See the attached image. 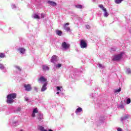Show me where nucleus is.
Instances as JSON below:
<instances>
[{
	"label": "nucleus",
	"instance_id": "nucleus-1",
	"mask_svg": "<svg viewBox=\"0 0 131 131\" xmlns=\"http://www.w3.org/2000/svg\"><path fill=\"white\" fill-rule=\"evenodd\" d=\"M16 98H17V94H10L7 96V99L6 102L8 104H12V103H14V99H16Z\"/></svg>",
	"mask_w": 131,
	"mask_h": 131
},
{
	"label": "nucleus",
	"instance_id": "nucleus-2",
	"mask_svg": "<svg viewBox=\"0 0 131 131\" xmlns=\"http://www.w3.org/2000/svg\"><path fill=\"white\" fill-rule=\"evenodd\" d=\"M122 58V53L114 56L113 61H119Z\"/></svg>",
	"mask_w": 131,
	"mask_h": 131
},
{
	"label": "nucleus",
	"instance_id": "nucleus-3",
	"mask_svg": "<svg viewBox=\"0 0 131 131\" xmlns=\"http://www.w3.org/2000/svg\"><path fill=\"white\" fill-rule=\"evenodd\" d=\"M80 46L81 49H85L88 47V43H86L84 40L82 39L80 40Z\"/></svg>",
	"mask_w": 131,
	"mask_h": 131
},
{
	"label": "nucleus",
	"instance_id": "nucleus-4",
	"mask_svg": "<svg viewBox=\"0 0 131 131\" xmlns=\"http://www.w3.org/2000/svg\"><path fill=\"white\" fill-rule=\"evenodd\" d=\"M61 47L64 50H67V49H69V48H70V45L67 44V42L64 41V42H62Z\"/></svg>",
	"mask_w": 131,
	"mask_h": 131
},
{
	"label": "nucleus",
	"instance_id": "nucleus-5",
	"mask_svg": "<svg viewBox=\"0 0 131 131\" xmlns=\"http://www.w3.org/2000/svg\"><path fill=\"white\" fill-rule=\"evenodd\" d=\"M24 88L27 92H30L32 90V88H31V85L30 84H25Z\"/></svg>",
	"mask_w": 131,
	"mask_h": 131
},
{
	"label": "nucleus",
	"instance_id": "nucleus-6",
	"mask_svg": "<svg viewBox=\"0 0 131 131\" xmlns=\"http://www.w3.org/2000/svg\"><path fill=\"white\" fill-rule=\"evenodd\" d=\"M57 61H58V57L56 55L52 56L51 62L52 63H54V64H56V63H57Z\"/></svg>",
	"mask_w": 131,
	"mask_h": 131
},
{
	"label": "nucleus",
	"instance_id": "nucleus-7",
	"mask_svg": "<svg viewBox=\"0 0 131 131\" xmlns=\"http://www.w3.org/2000/svg\"><path fill=\"white\" fill-rule=\"evenodd\" d=\"M37 81L38 82H45L47 81V79H46L43 76H41L38 79Z\"/></svg>",
	"mask_w": 131,
	"mask_h": 131
},
{
	"label": "nucleus",
	"instance_id": "nucleus-8",
	"mask_svg": "<svg viewBox=\"0 0 131 131\" xmlns=\"http://www.w3.org/2000/svg\"><path fill=\"white\" fill-rule=\"evenodd\" d=\"M69 24H70L69 23H67L64 25V28L65 30H67V31H70V28L68 27V25H69Z\"/></svg>",
	"mask_w": 131,
	"mask_h": 131
},
{
	"label": "nucleus",
	"instance_id": "nucleus-9",
	"mask_svg": "<svg viewBox=\"0 0 131 131\" xmlns=\"http://www.w3.org/2000/svg\"><path fill=\"white\" fill-rule=\"evenodd\" d=\"M48 84L47 83H45L43 86H42V88L41 89V92H45V91H46L47 90V85Z\"/></svg>",
	"mask_w": 131,
	"mask_h": 131
},
{
	"label": "nucleus",
	"instance_id": "nucleus-10",
	"mask_svg": "<svg viewBox=\"0 0 131 131\" xmlns=\"http://www.w3.org/2000/svg\"><path fill=\"white\" fill-rule=\"evenodd\" d=\"M48 4H50L51 6H52L53 7H55V6H57V3L55 2H54L53 1H48Z\"/></svg>",
	"mask_w": 131,
	"mask_h": 131
},
{
	"label": "nucleus",
	"instance_id": "nucleus-11",
	"mask_svg": "<svg viewBox=\"0 0 131 131\" xmlns=\"http://www.w3.org/2000/svg\"><path fill=\"white\" fill-rule=\"evenodd\" d=\"M42 68L43 71H47V70H49L50 69V68L46 65L42 66Z\"/></svg>",
	"mask_w": 131,
	"mask_h": 131
},
{
	"label": "nucleus",
	"instance_id": "nucleus-12",
	"mask_svg": "<svg viewBox=\"0 0 131 131\" xmlns=\"http://www.w3.org/2000/svg\"><path fill=\"white\" fill-rule=\"evenodd\" d=\"M38 119L39 121H41L42 122V121H43V116L40 114H39Z\"/></svg>",
	"mask_w": 131,
	"mask_h": 131
},
{
	"label": "nucleus",
	"instance_id": "nucleus-13",
	"mask_svg": "<svg viewBox=\"0 0 131 131\" xmlns=\"http://www.w3.org/2000/svg\"><path fill=\"white\" fill-rule=\"evenodd\" d=\"M103 12H103L104 17H107L109 16V13H108V12H107V9L104 10Z\"/></svg>",
	"mask_w": 131,
	"mask_h": 131
},
{
	"label": "nucleus",
	"instance_id": "nucleus-14",
	"mask_svg": "<svg viewBox=\"0 0 131 131\" xmlns=\"http://www.w3.org/2000/svg\"><path fill=\"white\" fill-rule=\"evenodd\" d=\"M18 51H19L20 54H24L26 50L24 48H19L18 49Z\"/></svg>",
	"mask_w": 131,
	"mask_h": 131
},
{
	"label": "nucleus",
	"instance_id": "nucleus-15",
	"mask_svg": "<svg viewBox=\"0 0 131 131\" xmlns=\"http://www.w3.org/2000/svg\"><path fill=\"white\" fill-rule=\"evenodd\" d=\"M99 7L100 8V9H101V10H102L103 12L107 10L105 7H104V6L103 5H99Z\"/></svg>",
	"mask_w": 131,
	"mask_h": 131
},
{
	"label": "nucleus",
	"instance_id": "nucleus-16",
	"mask_svg": "<svg viewBox=\"0 0 131 131\" xmlns=\"http://www.w3.org/2000/svg\"><path fill=\"white\" fill-rule=\"evenodd\" d=\"M56 33L57 35H59V36H61V35H62V31L60 30L56 31Z\"/></svg>",
	"mask_w": 131,
	"mask_h": 131
},
{
	"label": "nucleus",
	"instance_id": "nucleus-17",
	"mask_svg": "<svg viewBox=\"0 0 131 131\" xmlns=\"http://www.w3.org/2000/svg\"><path fill=\"white\" fill-rule=\"evenodd\" d=\"M82 108L81 107H78V108H77L76 113H77L78 112L79 113H80V112H82Z\"/></svg>",
	"mask_w": 131,
	"mask_h": 131
},
{
	"label": "nucleus",
	"instance_id": "nucleus-18",
	"mask_svg": "<svg viewBox=\"0 0 131 131\" xmlns=\"http://www.w3.org/2000/svg\"><path fill=\"white\" fill-rule=\"evenodd\" d=\"M123 0H115V3L116 4H121V2H123Z\"/></svg>",
	"mask_w": 131,
	"mask_h": 131
},
{
	"label": "nucleus",
	"instance_id": "nucleus-19",
	"mask_svg": "<svg viewBox=\"0 0 131 131\" xmlns=\"http://www.w3.org/2000/svg\"><path fill=\"white\" fill-rule=\"evenodd\" d=\"M39 130L40 131H48V130L45 129V127H42L41 126H39Z\"/></svg>",
	"mask_w": 131,
	"mask_h": 131
},
{
	"label": "nucleus",
	"instance_id": "nucleus-20",
	"mask_svg": "<svg viewBox=\"0 0 131 131\" xmlns=\"http://www.w3.org/2000/svg\"><path fill=\"white\" fill-rule=\"evenodd\" d=\"M76 8L77 9H81L82 8V5H77L75 6Z\"/></svg>",
	"mask_w": 131,
	"mask_h": 131
},
{
	"label": "nucleus",
	"instance_id": "nucleus-21",
	"mask_svg": "<svg viewBox=\"0 0 131 131\" xmlns=\"http://www.w3.org/2000/svg\"><path fill=\"white\" fill-rule=\"evenodd\" d=\"M34 19H40V17H39V16L37 15V14H35L34 15Z\"/></svg>",
	"mask_w": 131,
	"mask_h": 131
},
{
	"label": "nucleus",
	"instance_id": "nucleus-22",
	"mask_svg": "<svg viewBox=\"0 0 131 131\" xmlns=\"http://www.w3.org/2000/svg\"><path fill=\"white\" fill-rule=\"evenodd\" d=\"M126 73H127V74H130L131 73L130 69L129 68L127 69Z\"/></svg>",
	"mask_w": 131,
	"mask_h": 131
},
{
	"label": "nucleus",
	"instance_id": "nucleus-23",
	"mask_svg": "<svg viewBox=\"0 0 131 131\" xmlns=\"http://www.w3.org/2000/svg\"><path fill=\"white\" fill-rule=\"evenodd\" d=\"M33 113H38V111H37V108H35L33 111Z\"/></svg>",
	"mask_w": 131,
	"mask_h": 131
},
{
	"label": "nucleus",
	"instance_id": "nucleus-24",
	"mask_svg": "<svg viewBox=\"0 0 131 131\" xmlns=\"http://www.w3.org/2000/svg\"><path fill=\"white\" fill-rule=\"evenodd\" d=\"M121 91V88H119V89H117L115 91V93H119Z\"/></svg>",
	"mask_w": 131,
	"mask_h": 131
},
{
	"label": "nucleus",
	"instance_id": "nucleus-25",
	"mask_svg": "<svg viewBox=\"0 0 131 131\" xmlns=\"http://www.w3.org/2000/svg\"><path fill=\"white\" fill-rule=\"evenodd\" d=\"M130 103V98H128L126 101V104H128Z\"/></svg>",
	"mask_w": 131,
	"mask_h": 131
},
{
	"label": "nucleus",
	"instance_id": "nucleus-26",
	"mask_svg": "<svg viewBox=\"0 0 131 131\" xmlns=\"http://www.w3.org/2000/svg\"><path fill=\"white\" fill-rule=\"evenodd\" d=\"M0 58H5V54L4 53H1L0 54Z\"/></svg>",
	"mask_w": 131,
	"mask_h": 131
},
{
	"label": "nucleus",
	"instance_id": "nucleus-27",
	"mask_svg": "<svg viewBox=\"0 0 131 131\" xmlns=\"http://www.w3.org/2000/svg\"><path fill=\"white\" fill-rule=\"evenodd\" d=\"M127 118V116H125L124 117L121 118V120L122 121L123 120H124V119H126Z\"/></svg>",
	"mask_w": 131,
	"mask_h": 131
},
{
	"label": "nucleus",
	"instance_id": "nucleus-28",
	"mask_svg": "<svg viewBox=\"0 0 131 131\" xmlns=\"http://www.w3.org/2000/svg\"><path fill=\"white\" fill-rule=\"evenodd\" d=\"M15 68H16V69H18L19 71H21V68H20V67L16 66Z\"/></svg>",
	"mask_w": 131,
	"mask_h": 131
},
{
	"label": "nucleus",
	"instance_id": "nucleus-29",
	"mask_svg": "<svg viewBox=\"0 0 131 131\" xmlns=\"http://www.w3.org/2000/svg\"><path fill=\"white\" fill-rule=\"evenodd\" d=\"M0 69H4V65H3L2 63H0Z\"/></svg>",
	"mask_w": 131,
	"mask_h": 131
},
{
	"label": "nucleus",
	"instance_id": "nucleus-30",
	"mask_svg": "<svg viewBox=\"0 0 131 131\" xmlns=\"http://www.w3.org/2000/svg\"><path fill=\"white\" fill-rule=\"evenodd\" d=\"M86 28H87V29H90L91 28V26H90L89 25H86Z\"/></svg>",
	"mask_w": 131,
	"mask_h": 131
},
{
	"label": "nucleus",
	"instance_id": "nucleus-31",
	"mask_svg": "<svg viewBox=\"0 0 131 131\" xmlns=\"http://www.w3.org/2000/svg\"><path fill=\"white\" fill-rule=\"evenodd\" d=\"M32 117H35V113H33V112L32 114Z\"/></svg>",
	"mask_w": 131,
	"mask_h": 131
},
{
	"label": "nucleus",
	"instance_id": "nucleus-32",
	"mask_svg": "<svg viewBox=\"0 0 131 131\" xmlns=\"http://www.w3.org/2000/svg\"><path fill=\"white\" fill-rule=\"evenodd\" d=\"M57 90V91H61V89L60 88L59 86H57L56 87Z\"/></svg>",
	"mask_w": 131,
	"mask_h": 131
},
{
	"label": "nucleus",
	"instance_id": "nucleus-33",
	"mask_svg": "<svg viewBox=\"0 0 131 131\" xmlns=\"http://www.w3.org/2000/svg\"><path fill=\"white\" fill-rule=\"evenodd\" d=\"M118 131H122V129L120 127H119L117 128Z\"/></svg>",
	"mask_w": 131,
	"mask_h": 131
},
{
	"label": "nucleus",
	"instance_id": "nucleus-34",
	"mask_svg": "<svg viewBox=\"0 0 131 131\" xmlns=\"http://www.w3.org/2000/svg\"><path fill=\"white\" fill-rule=\"evenodd\" d=\"M62 66V64L61 63H59L57 65V67L58 68H60V67H61Z\"/></svg>",
	"mask_w": 131,
	"mask_h": 131
},
{
	"label": "nucleus",
	"instance_id": "nucleus-35",
	"mask_svg": "<svg viewBox=\"0 0 131 131\" xmlns=\"http://www.w3.org/2000/svg\"><path fill=\"white\" fill-rule=\"evenodd\" d=\"M11 7H12V9H14V8H16V5H13L11 6Z\"/></svg>",
	"mask_w": 131,
	"mask_h": 131
},
{
	"label": "nucleus",
	"instance_id": "nucleus-36",
	"mask_svg": "<svg viewBox=\"0 0 131 131\" xmlns=\"http://www.w3.org/2000/svg\"><path fill=\"white\" fill-rule=\"evenodd\" d=\"M41 18H45V15H43V14H41Z\"/></svg>",
	"mask_w": 131,
	"mask_h": 131
},
{
	"label": "nucleus",
	"instance_id": "nucleus-37",
	"mask_svg": "<svg viewBox=\"0 0 131 131\" xmlns=\"http://www.w3.org/2000/svg\"><path fill=\"white\" fill-rule=\"evenodd\" d=\"M99 67H100L101 68H102V67H103V66L101 64H99Z\"/></svg>",
	"mask_w": 131,
	"mask_h": 131
},
{
	"label": "nucleus",
	"instance_id": "nucleus-38",
	"mask_svg": "<svg viewBox=\"0 0 131 131\" xmlns=\"http://www.w3.org/2000/svg\"><path fill=\"white\" fill-rule=\"evenodd\" d=\"M28 98H27V97H26V98H25V101H28Z\"/></svg>",
	"mask_w": 131,
	"mask_h": 131
},
{
	"label": "nucleus",
	"instance_id": "nucleus-39",
	"mask_svg": "<svg viewBox=\"0 0 131 131\" xmlns=\"http://www.w3.org/2000/svg\"><path fill=\"white\" fill-rule=\"evenodd\" d=\"M120 107H121V108H123V105H121Z\"/></svg>",
	"mask_w": 131,
	"mask_h": 131
},
{
	"label": "nucleus",
	"instance_id": "nucleus-40",
	"mask_svg": "<svg viewBox=\"0 0 131 131\" xmlns=\"http://www.w3.org/2000/svg\"><path fill=\"white\" fill-rule=\"evenodd\" d=\"M56 94H57V95H58V94H60V93L59 92H58L56 93Z\"/></svg>",
	"mask_w": 131,
	"mask_h": 131
},
{
	"label": "nucleus",
	"instance_id": "nucleus-41",
	"mask_svg": "<svg viewBox=\"0 0 131 131\" xmlns=\"http://www.w3.org/2000/svg\"><path fill=\"white\" fill-rule=\"evenodd\" d=\"M49 131H53V130L50 129L49 130Z\"/></svg>",
	"mask_w": 131,
	"mask_h": 131
}]
</instances>
